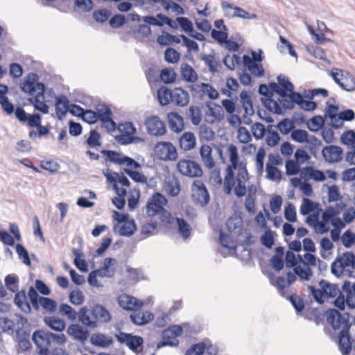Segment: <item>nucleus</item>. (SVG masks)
<instances>
[{"label": "nucleus", "mask_w": 355, "mask_h": 355, "mask_svg": "<svg viewBox=\"0 0 355 355\" xmlns=\"http://www.w3.org/2000/svg\"><path fill=\"white\" fill-rule=\"evenodd\" d=\"M117 341L121 344H125L132 351L137 352L138 348L144 344V338L140 336L120 331L115 334Z\"/></svg>", "instance_id": "obj_14"}, {"label": "nucleus", "mask_w": 355, "mask_h": 355, "mask_svg": "<svg viewBox=\"0 0 355 355\" xmlns=\"http://www.w3.org/2000/svg\"><path fill=\"white\" fill-rule=\"evenodd\" d=\"M162 340L157 344V348L160 349L165 346L176 347L179 345V340L176 338L172 332L169 330L164 329L162 333Z\"/></svg>", "instance_id": "obj_25"}, {"label": "nucleus", "mask_w": 355, "mask_h": 355, "mask_svg": "<svg viewBox=\"0 0 355 355\" xmlns=\"http://www.w3.org/2000/svg\"><path fill=\"white\" fill-rule=\"evenodd\" d=\"M191 198L196 205L204 207L210 200L209 192L200 180H195L191 185Z\"/></svg>", "instance_id": "obj_7"}, {"label": "nucleus", "mask_w": 355, "mask_h": 355, "mask_svg": "<svg viewBox=\"0 0 355 355\" xmlns=\"http://www.w3.org/2000/svg\"><path fill=\"white\" fill-rule=\"evenodd\" d=\"M38 80L39 76L36 73H28L25 78L24 83L21 84V89L31 96H35L30 99L35 110L43 114H48L49 106L40 100V97L43 96L45 92V85L44 83L38 82Z\"/></svg>", "instance_id": "obj_3"}, {"label": "nucleus", "mask_w": 355, "mask_h": 355, "mask_svg": "<svg viewBox=\"0 0 355 355\" xmlns=\"http://www.w3.org/2000/svg\"><path fill=\"white\" fill-rule=\"evenodd\" d=\"M342 148L335 145L325 146L322 150L324 159L328 163H337L343 159Z\"/></svg>", "instance_id": "obj_15"}, {"label": "nucleus", "mask_w": 355, "mask_h": 355, "mask_svg": "<svg viewBox=\"0 0 355 355\" xmlns=\"http://www.w3.org/2000/svg\"><path fill=\"white\" fill-rule=\"evenodd\" d=\"M302 178H305L309 175L311 178L315 181L322 182L326 179L324 173L320 170L314 169L311 166H306L303 168L300 173Z\"/></svg>", "instance_id": "obj_30"}, {"label": "nucleus", "mask_w": 355, "mask_h": 355, "mask_svg": "<svg viewBox=\"0 0 355 355\" xmlns=\"http://www.w3.org/2000/svg\"><path fill=\"white\" fill-rule=\"evenodd\" d=\"M187 116L191 120L192 124L195 125H198L202 121V112L198 106H190Z\"/></svg>", "instance_id": "obj_37"}, {"label": "nucleus", "mask_w": 355, "mask_h": 355, "mask_svg": "<svg viewBox=\"0 0 355 355\" xmlns=\"http://www.w3.org/2000/svg\"><path fill=\"white\" fill-rule=\"evenodd\" d=\"M201 60H203L205 64L209 67V70L211 73H216L217 71V62L215 61L214 55H201Z\"/></svg>", "instance_id": "obj_55"}, {"label": "nucleus", "mask_w": 355, "mask_h": 355, "mask_svg": "<svg viewBox=\"0 0 355 355\" xmlns=\"http://www.w3.org/2000/svg\"><path fill=\"white\" fill-rule=\"evenodd\" d=\"M167 118L171 131L179 132L184 129V119L181 115L177 112H170L168 114Z\"/></svg>", "instance_id": "obj_21"}, {"label": "nucleus", "mask_w": 355, "mask_h": 355, "mask_svg": "<svg viewBox=\"0 0 355 355\" xmlns=\"http://www.w3.org/2000/svg\"><path fill=\"white\" fill-rule=\"evenodd\" d=\"M44 322L50 329L55 331H62L65 329V322L55 316L45 317Z\"/></svg>", "instance_id": "obj_33"}, {"label": "nucleus", "mask_w": 355, "mask_h": 355, "mask_svg": "<svg viewBox=\"0 0 355 355\" xmlns=\"http://www.w3.org/2000/svg\"><path fill=\"white\" fill-rule=\"evenodd\" d=\"M160 79L166 84L173 83L176 79V73L172 69L166 68L160 72Z\"/></svg>", "instance_id": "obj_45"}, {"label": "nucleus", "mask_w": 355, "mask_h": 355, "mask_svg": "<svg viewBox=\"0 0 355 355\" xmlns=\"http://www.w3.org/2000/svg\"><path fill=\"white\" fill-rule=\"evenodd\" d=\"M15 322L7 317H0V328L3 332H14Z\"/></svg>", "instance_id": "obj_57"}, {"label": "nucleus", "mask_w": 355, "mask_h": 355, "mask_svg": "<svg viewBox=\"0 0 355 355\" xmlns=\"http://www.w3.org/2000/svg\"><path fill=\"white\" fill-rule=\"evenodd\" d=\"M172 98L171 103L179 107L187 106L190 101L189 93L181 87H175L172 89Z\"/></svg>", "instance_id": "obj_17"}, {"label": "nucleus", "mask_w": 355, "mask_h": 355, "mask_svg": "<svg viewBox=\"0 0 355 355\" xmlns=\"http://www.w3.org/2000/svg\"><path fill=\"white\" fill-rule=\"evenodd\" d=\"M300 164L295 160H288L286 162V173L287 175H294L300 171Z\"/></svg>", "instance_id": "obj_60"}, {"label": "nucleus", "mask_w": 355, "mask_h": 355, "mask_svg": "<svg viewBox=\"0 0 355 355\" xmlns=\"http://www.w3.org/2000/svg\"><path fill=\"white\" fill-rule=\"evenodd\" d=\"M172 89L166 86L160 87L157 90V98L160 105L164 106L168 105L172 98Z\"/></svg>", "instance_id": "obj_35"}, {"label": "nucleus", "mask_w": 355, "mask_h": 355, "mask_svg": "<svg viewBox=\"0 0 355 355\" xmlns=\"http://www.w3.org/2000/svg\"><path fill=\"white\" fill-rule=\"evenodd\" d=\"M69 100L65 95H60L56 98L55 113L59 120H62L69 111Z\"/></svg>", "instance_id": "obj_20"}, {"label": "nucleus", "mask_w": 355, "mask_h": 355, "mask_svg": "<svg viewBox=\"0 0 355 355\" xmlns=\"http://www.w3.org/2000/svg\"><path fill=\"white\" fill-rule=\"evenodd\" d=\"M147 132L153 136H162L166 132L165 123L157 116H150L145 119Z\"/></svg>", "instance_id": "obj_13"}, {"label": "nucleus", "mask_w": 355, "mask_h": 355, "mask_svg": "<svg viewBox=\"0 0 355 355\" xmlns=\"http://www.w3.org/2000/svg\"><path fill=\"white\" fill-rule=\"evenodd\" d=\"M28 295L34 309L39 311L40 302L42 297L38 295L37 291L33 286L29 288Z\"/></svg>", "instance_id": "obj_58"}, {"label": "nucleus", "mask_w": 355, "mask_h": 355, "mask_svg": "<svg viewBox=\"0 0 355 355\" xmlns=\"http://www.w3.org/2000/svg\"><path fill=\"white\" fill-rule=\"evenodd\" d=\"M157 157L164 161H175L178 158L176 148L168 141L158 142L155 146Z\"/></svg>", "instance_id": "obj_8"}, {"label": "nucleus", "mask_w": 355, "mask_h": 355, "mask_svg": "<svg viewBox=\"0 0 355 355\" xmlns=\"http://www.w3.org/2000/svg\"><path fill=\"white\" fill-rule=\"evenodd\" d=\"M14 302L24 313H29L31 311V307L27 301L24 291H21L15 294Z\"/></svg>", "instance_id": "obj_29"}, {"label": "nucleus", "mask_w": 355, "mask_h": 355, "mask_svg": "<svg viewBox=\"0 0 355 355\" xmlns=\"http://www.w3.org/2000/svg\"><path fill=\"white\" fill-rule=\"evenodd\" d=\"M101 137L100 134L96 130H92L86 143L89 147L94 148L101 145Z\"/></svg>", "instance_id": "obj_52"}, {"label": "nucleus", "mask_w": 355, "mask_h": 355, "mask_svg": "<svg viewBox=\"0 0 355 355\" xmlns=\"http://www.w3.org/2000/svg\"><path fill=\"white\" fill-rule=\"evenodd\" d=\"M40 306H42L46 312L52 313L56 310L57 303L51 298L43 297L40 298Z\"/></svg>", "instance_id": "obj_42"}, {"label": "nucleus", "mask_w": 355, "mask_h": 355, "mask_svg": "<svg viewBox=\"0 0 355 355\" xmlns=\"http://www.w3.org/2000/svg\"><path fill=\"white\" fill-rule=\"evenodd\" d=\"M67 334L72 336L74 340L82 343L86 341L89 336V331L78 324H70L67 329Z\"/></svg>", "instance_id": "obj_18"}, {"label": "nucleus", "mask_w": 355, "mask_h": 355, "mask_svg": "<svg viewBox=\"0 0 355 355\" xmlns=\"http://www.w3.org/2000/svg\"><path fill=\"white\" fill-rule=\"evenodd\" d=\"M135 230L136 225L135 221L133 220H128L121 225L119 233L123 236H130L135 233Z\"/></svg>", "instance_id": "obj_43"}, {"label": "nucleus", "mask_w": 355, "mask_h": 355, "mask_svg": "<svg viewBox=\"0 0 355 355\" xmlns=\"http://www.w3.org/2000/svg\"><path fill=\"white\" fill-rule=\"evenodd\" d=\"M319 285L323 289L325 297L327 298L338 297L341 293L338 285L336 284H331L326 280L322 279L320 281Z\"/></svg>", "instance_id": "obj_24"}, {"label": "nucleus", "mask_w": 355, "mask_h": 355, "mask_svg": "<svg viewBox=\"0 0 355 355\" xmlns=\"http://www.w3.org/2000/svg\"><path fill=\"white\" fill-rule=\"evenodd\" d=\"M324 119L318 115L312 117L306 122L308 129L313 132H318L324 124Z\"/></svg>", "instance_id": "obj_38"}, {"label": "nucleus", "mask_w": 355, "mask_h": 355, "mask_svg": "<svg viewBox=\"0 0 355 355\" xmlns=\"http://www.w3.org/2000/svg\"><path fill=\"white\" fill-rule=\"evenodd\" d=\"M90 342L93 345L106 348L112 345L113 339L111 337L106 336L103 334L98 333L92 336Z\"/></svg>", "instance_id": "obj_27"}, {"label": "nucleus", "mask_w": 355, "mask_h": 355, "mask_svg": "<svg viewBox=\"0 0 355 355\" xmlns=\"http://www.w3.org/2000/svg\"><path fill=\"white\" fill-rule=\"evenodd\" d=\"M205 343L194 344L186 351L185 355H202L205 352Z\"/></svg>", "instance_id": "obj_64"}, {"label": "nucleus", "mask_w": 355, "mask_h": 355, "mask_svg": "<svg viewBox=\"0 0 355 355\" xmlns=\"http://www.w3.org/2000/svg\"><path fill=\"white\" fill-rule=\"evenodd\" d=\"M212 150L209 145L204 144L200 147V155L202 160L209 169H211L215 166V162L211 155Z\"/></svg>", "instance_id": "obj_26"}, {"label": "nucleus", "mask_w": 355, "mask_h": 355, "mask_svg": "<svg viewBox=\"0 0 355 355\" xmlns=\"http://www.w3.org/2000/svg\"><path fill=\"white\" fill-rule=\"evenodd\" d=\"M228 152L231 165L228 166L227 168V174L225 177V192L227 194L231 193L232 187L234 185V172L232 169L237 168L239 162L238 150L236 146L233 144L230 145L228 146Z\"/></svg>", "instance_id": "obj_4"}, {"label": "nucleus", "mask_w": 355, "mask_h": 355, "mask_svg": "<svg viewBox=\"0 0 355 355\" xmlns=\"http://www.w3.org/2000/svg\"><path fill=\"white\" fill-rule=\"evenodd\" d=\"M262 103L266 108L275 114H281L283 112L279 101H275L272 98L262 99Z\"/></svg>", "instance_id": "obj_39"}, {"label": "nucleus", "mask_w": 355, "mask_h": 355, "mask_svg": "<svg viewBox=\"0 0 355 355\" xmlns=\"http://www.w3.org/2000/svg\"><path fill=\"white\" fill-rule=\"evenodd\" d=\"M91 314L96 323L98 321L107 322L111 320L109 311L101 304L94 306L91 310Z\"/></svg>", "instance_id": "obj_22"}, {"label": "nucleus", "mask_w": 355, "mask_h": 355, "mask_svg": "<svg viewBox=\"0 0 355 355\" xmlns=\"http://www.w3.org/2000/svg\"><path fill=\"white\" fill-rule=\"evenodd\" d=\"M176 21L181 28L186 33H190L193 31V23L188 18L184 17H178Z\"/></svg>", "instance_id": "obj_63"}, {"label": "nucleus", "mask_w": 355, "mask_h": 355, "mask_svg": "<svg viewBox=\"0 0 355 355\" xmlns=\"http://www.w3.org/2000/svg\"><path fill=\"white\" fill-rule=\"evenodd\" d=\"M177 168L183 175L190 178H198L202 175V169L200 165L195 161L190 159H180Z\"/></svg>", "instance_id": "obj_9"}, {"label": "nucleus", "mask_w": 355, "mask_h": 355, "mask_svg": "<svg viewBox=\"0 0 355 355\" xmlns=\"http://www.w3.org/2000/svg\"><path fill=\"white\" fill-rule=\"evenodd\" d=\"M343 245L349 248L355 243V233L350 230L345 231L341 236Z\"/></svg>", "instance_id": "obj_56"}, {"label": "nucleus", "mask_w": 355, "mask_h": 355, "mask_svg": "<svg viewBox=\"0 0 355 355\" xmlns=\"http://www.w3.org/2000/svg\"><path fill=\"white\" fill-rule=\"evenodd\" d=\"M178 225V231L184 239H187L191 235V228L190 225L183 218H176Z\"/></svg>", "instance_id": "obj_41"}, {"label": "nucleus", "mask_w": 355, "mask_h": 355, "mask_svg": "<svg viewBox=\"0 0 355 355\" xmlns=\"http://www.w3.org/2000/svg\"><path fill=\"white\" fill-rule=\"evenodd\" d=\"M118 303L122 309L135 311L139 310L144 305L142 301L127 294L121 295Z\"/></svg>", "instance_id": "obj_16"}, {"label": "nucleus", "mask_w": 355, "mask_h": 355, "mask_svg": "<svg viewBox=\"0 0 355 355\" xmlns=\"http://www.w3.org/2000/svg\"><path fill=\"white\" fill-rule=\"evenodd\" d=\"M202 88L203 94H207L210 99H217L219 96L218 92L210 84L202 83L200 85H191L192 91L198 92L197 89Z\"/></svg>", "instance_id": "obj_32"}, {"label": "nucleus", "mask_w": 355, "mask_h": 355, "mask_svg": "<svg viewBox=\"0 0 355 355\" xmlns=\"http://www.w3.org/2000/svg\"><path fill=\"white\" fill-rule=\"evenodd\" d=\"M278 84L285 92H293L294 90V85L284 75L280 74L277 78Z\"/></svg>", "instance_id": "obj_53"}, {"label": "nucleus", "mask_w": 355, "mask_h": 355, "mask_svg": "<svg viewBox=\"0 0 355 355\" xmlns=\"http://www.w3.org/2000/svg\"><path fill=\"white\" fill-rule=\"evenodd\" d=\"M243 62L244 65L253 75L258 77H261L264 75V69L262 65L254 62L249 55H244L243 56Z\"/></svg>", "instance_id": "obj_23"}, {"label": "nucleus", "mask_w": 355, "mask_h": 355, "mask_svg": "<svg viewBox=\"0 0 355 355\" xmlns=\"http://www.w3.org/2000/svg\"><path fill=\"white\" fill-rule=\"evenodd\" d=\"M101 153L106 156L111 162L121 165L122 157H121V153L111 150H102Z\"/></svg>", "instance_id": "obj_54"}, {"label": "nucleus", "mask_w": 355, "mask_h": 355, "mask_svg": "<svg viewBox=\"0 0 355 355\" xmlns=\"http://www.w3.org/2000/svg\"><path fill=\"white\" fill-rule=\"evenodd\" d=\"M181 74L184 80L195 83L198 80V75L195 70L187 63L181 65Z\"/></svg>", "instance_id": "obj_34"}, {"label": "nucleus", "mask_w": 355, "mask_h": 355, "mask_svg": "<svg viewBox=\"0 0 355 355\" xmlns=\"http://www.w3.org/2000/svg\"><path fill=\"white\" fill-rule=\"evenodd\" d=\"M291 139L299 143L309 142V134L304 130H294L291 135Z\"/></svg>", "instance_id": "obj_46"}, {"label": "nucleus", "mask_w": 355, "mask_h": 355, "mask_svg": "<svg viewBox=\"0 0 355 355\" xmlns=\"http://www.w3.org/2000/svg\"><path fill=\"white\" fill-rule=\"evenodd\" d=\"M124 172L135 182L146 184L148 182L147 178L144 174L140 173L138 171L125 168Z\"/></svg>", "instance_id": "obj_51"}, {"label": "nucleus", "mask_w": 355, "mask_h": 355, "mask_svg": "<svg viewBox=\"0 0 355 355\" xmlns=\"http://www.w3.org/2000/svg\"><path fill=\"white\" fill-rule=\"evenodd\" d=\"M240 98L242 103V106L245 110V112L246 114L252 116L254 113V110L253 109V105L251 100V97L248 92L243 91L240 94Z\"/></svg>", "instance_id": "obj_36"}, {"label": "nucleus", "mask_w": 355, "mask_h": 355, "mask_svg": "<svg viewBox=\"0 0 355 355\" xmlns=\"http://www.w3.org/2000/svg\"><path fill=\"white\" fill-rule=\"evenodd\" d=\"M223 63L229 69L234 70L236 65L241 64V59L236 54H233L232 56L227 55L224 58Z\"/></svg>", "instance_id": "obj_44"}, {"label": "nucleus", "mask_w": 355, "mask_h": 355, "mask_svg": "<svg viewBox=\"0 0 355 355\" xmlns=\"http://www.w3.org/2000/svg\"><path fill=\"white\" fill-rule=\"evenodd\" d=\"M59 313L60 315L67 316L69 320L74 321L77 319L78 312H76L67 304H62L60 306Z\"/></svg>", "instance_id": "obj_40"}, {"label": "nucleus", "mask_w": 355, "mask_h": 355, "mask_svg": "<svg viewBox=\"0 0 355 355\" xmlns=\"http://www.w3.org/2000/svg\"><path fill=\"white\" fill-rule=\"evenodd\" d=\"M251 131L255 139H260L264 136L266 129L262 123L257 122L252 125Z\"/></svg>", "instance_id": "obj_62"}, {"label": "nucleus", "mask_w": 355, "mask_h": 355, "mask_svg": "<svg viewBox=\"0 0 355 355\" xmlns=\"http://www.w3.org/2000/svg\"><path fill=\"white\" fill-rule=\"evenodd\" d=\"M266 172V178L270 180L279 181L282 179V174L280 171L275 166H272L270 164H267Z\"/></svg>", "instance_id": "obj_50"}, {"label": "nucleus", "mask_w": 355, "mask_h": 355, "mask_svg": "<svg viewBox=\"0 0 355 355\" xmlns=\"http://www.w3.org/2000/svg\"><path fill=\"white\" fill-rule=\"evenodd\" d=\"M157 42L162 46L168 45L171 42H175L176 44L180 43V39L175 36L171 35L168 33H166L165 35H159L157 37Z\"/></svg>", "instance_id": "obj_47"}, {"label": "nucleus", "mask_w": 355, "mask_h": 355, "mask_svg": "<svg viewBox=\"0 0 355 355\" xmlns=\"http://www.w3.org/2000/svg\"><path fill=\"white\" fill-rule=\"evenodd\" d=\"M165 60L168 63H176L180 60L179 53L173 48H167L164 53Z\"/></svg>", "instance_id": "obj_61"}, {"label": "nucleus", "mask_w": 355, "mask_h": 355, "mask_svg": "<svg viewBox=\"0 0 355 355\" xmlns=\"http://www.w3.org/2000/svg\"><path fill=\"white\" fill-rule=\"evenodd\" d=\"M16 252L19 258L22 261L23 263L26 266L31 265V259L27 250L21 244H17Z\"/></svg>", "instance_id": "obj_49"}, {"label": "nucleus", "mask_w": 355, "mask_h": 355, "mask_svg": "<svg viewBox=\"0 0 355 355\" xmlns=\"http://www.w3.org/2000/svg\"><path fill=\"white\" fill-rule=\"evenodd\" d=\"M221 7L224 11L225 16L229 18L239 17L242 19H257V15L245 11L241 7L234 6L233 3L223 1Z\"/></svg>", "instance_id": "obj_10"}, {"label": "nucleus", "mask_w": 355, "mask_h": 355, "mask_svg": "<svg viewBox=\"0 0 355 355\" xmlns=\"http://www.w3.org/2000/svg\"><path fill=\"white\" fill-rule=\"evenodd\" d=\"M96 113L98 119L101 121H104L112 115V110L105 104L99 105Z\"/></svg>", "instance_id": "obj_59"}, {"label": "nucleus", "mask_w": 355, "mask_h": 355, "mask_svg": "<svg viewBox=\"0 0 355 355\" xmlns=\"http://www.w3.org/2000/svg\"><path fill=\"white\" fill-rule=\"evenodd\" d=\"M167 203V200L160 193H154L148 200L146 213L149 216H155L164 211V206Z\"/></svg>", "instance_id": "obj_11"}, {"label": "nucleus", "mask_w": 355, "mask_h": 355, "mask_svg": "<svg viewBox=\"0 0 355 355\" xmlns=\"http://www.w3.org/2000/svg\"><path fill=\"white\" fill-rule=\"evenodd\" d=\"M32 340L39 349L40 355H49L51 346V331L38 329L33 332Z\"/></svg>", "instance_id": "obj_6"}, {"label": "nucleus", "mask_w": 355, "mask_h": 355, "mask_svg": "<svg viewBox=\"0 0 355 355\" xmlns=\"http://www.w3.org/2000/svg\"><path fill=\"white\" fill-rule=\"evenodd\" d=\"M331 76L336 83L343 89L347 92L355 90V77L348 71L339 69H333Z\"/></svg>", "instance_id": "obj_5"}, {"label": "nucleus", "mask_w": 355, "mask_h": 355, "mask_svg": "<svg viewBox=\"0 0 355 355\" xmlns=\"http://www.w3.org/2000/svg\"><path fill=\"white\" fill-rule=\"evenodd\" d=\"M179 143L180 148L184 150H191L196 146V137L191 132H184L180 138Z\"/></svg>", "instance_id": "obj_28"}, {"label": "nucleus", "mask_w": 355, "mask_h": 355, "mask_svg": "<svg viewBox=\"0 0 355 355\" xmlns=\"http://www.w3.org/2000/svg\"><path fill=\"white\" fill-rule=\"evenodd\" d=\"M355 263V255L353 252H347L342 256L337 257L336 260L331 263V266H351Z\"/></svg>", "instance_id": "obj_31"}, {"label": "nucleus", "mask_w": 355, "mask_h": 355, "mask_svg": "<svg viewBox=\"0 0 355 355\" xmlns=\"http://www.w3.org/2000/svg\"><path fill=\"white\" fill-rule=\"evenodd\" d=\"M284 268H262V272L266 275L271 285L275 286L282 296H285L286 284L291 285L298 276L302 281L309 280L313 275L311 268H293V272L286 271V279L283 276H277Z\"/></svg>", "instance_id": "obj_2"}, {"label": "nucleus", "mask_w": 355, "mask_h": 355, "mask_svg": "<svg viewBox=\"0 0 355 355\" xmlns=\"http://www.w3.org/2000/svg\"><path fill=\"white\" fill-rule=\"evenodd\" d=\"M115 268H98L89 272L87 282L95 288H101L103 286L100 279L103 277H112L114 275Z\"/></svg>", "instance_id": "obj_12"}, {"label": "nucleus", "mask_w": 355, "mask_h": 355, "mask_svg": "<svg viewBox=\"0 0 355 355\" xmlns=\"http://www.w3.org/2000/svg\"><path fill=\"white\" fill-rule=\"evenodd\" d=\"M72 252L74 255L73 263L75 266H88L87 262L85 259V255L81 249L73 248Z\"/></svg>", "instance_id": "obj_48"}, {"label": "nucleus", "mask_w": 355, "mask_h": 355, "mask_svg": "<svg viewBox=\"0 0 355 355\" xmlns=\"http://www.w3.org/2000/svg\"><path fill=\"white\" fill-rule=\"evenodd\" d=\"M77 318L80 322L87 327L95 329L98 327V324L91 314V311L86 306L80 309Z\"/></svg>", "instance_id": "obj_19"}, {"label": "nucleus", "mask_w": 355, "mask_h": 355, "mask_svg": "<svg viewBox=\"0 0 355 355\" xmlns=\"http://www.w3.org/2000/svg\"><path fill=\"white\" fill-rule=\"evenodd\" d=\"M342 290L346 294V297H345L341 292L333 302L337 309H329L326 311L325 315L328 324L334 330L341 329L338 336V349L343 355H349L352 348L349 334L352 325L350 321L352 315L348 312L341 313L339 311H345V305L351 309H355V283L351 286L349 282L345 281L342 286Z\"/></svg>", "instance_id": "obj_1"}]
</instances>
